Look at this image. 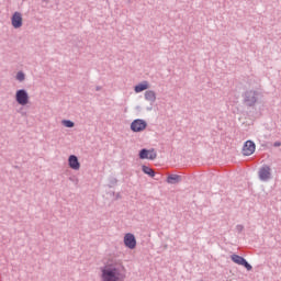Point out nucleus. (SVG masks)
I'll list each match as a JSON object with an SVG mask.
<instances>
[{
  "instance_id": "f257e3e1",
  "label": "nucleus",
  "mask_w": 281,
  "mask_h": 281,
  "mask_svg": "<svg viewBox=\"0 0 281 281\" xmlns=\"http://www.w3.org/2000/svg\"><path fill=\"white\" fill-rule=\"evenodd\" d=\"M124 268L117 263L106 265L101 268V281H124Z\"/></svg>"
},
{
  "instance_id": "f03ea898",
  "label": "nucleus",
  "mask_w": 281,
  "mask_h": 281,
  "mask_svg": "<svg viewBox=\"0 0 281 281\" xmlns=\"http://www.w3.org/2000/svg\"><path fill=\"white\" fill-rule=\"evenodd\" d=\"M244 104L246 106H256L258 99L260 98V92L256 90H247L243 94Z\"/></svg>"
},
{
  "instance_id": "7ed1b4c3",
  "label": "nucleus",
  "mask_w": 281,
  "mask_h": 281,
  "mask_svg": "<svg viewBox=\"0 0 281 281\" xmlns=\"http://www.w3.org/2000/svg\"><path fill=\"white\" fill-rule=\"evenodd\" d=\"M15 102H18V104H20L21 106H26V104H30V94L27 93V90H16Z\"/></svg>"
},
{
  "instance_id": "20e7f679",
  "label": "nucleus",
  "mask_w": 281,
  "mask_h": 281,
  "mask_svg": "<svg viewBox=\"0 0 281 281\" xmlns=\"http://www.w3.org/2000/svg\"><path fill=\"white\" fill-rule=\"evenodd\" d=\"M148 123L142 119H136L131 123V131L133 133H142V131H146Z\"/></svg>"
},
{
  "instance_id": "39448f33",
  "label": "nucleus",
  "mask_w": 281,
  "mask_h": 281,
  "mask_svg": "<svg viewBox=\"0 0 281 281\" xmlns=\"http://www.w3.org/2000/svg\"><path fill=\"white\" fill-rule=\"evenodd\" d=\"M231 260H233L235 262V265L245 267V269H247V271H251V269H254V267L250 266L249 261H247V259H245V257H243L240 255L233 254L231 256Z\"/></svg>"
},
{
  "instance_id": "423d86ee",
  "label": "nucleus",
  "mask_w": 281,
  "mask_h": 281,
  "mask_svg": "<svg viewBox=\"0 0 281 281\" xmlns=\"http://www.w3.org/2000/svg\"><path fill=\"white\" fill-rule=\"evenodd\" d=\"M11 25L14 30H19L23 27V14L21 12L15 11L11 16Z\"/></svg>"
},
{
  "instance_id": "0eeeda50",
  "label": "nucleus",
  "mask_w": 281,
  "mask_h": 281,
  "mask_svg": "<svg viewBox=\"0 0 281 281\" xmlns=\"http://www.w3.org/2000/svg\"><path fill=\"white\" fill-rule=\"evenodd\" d=\"M123 243L127 249H135L137 247V239L133 233L125 234Z\"/></svg>"
},
{
  "instance_id": "6e6552de",
  "label": "nucleus",
  "mask_w": 281,
  "mask_h": 281,
  "mask_svg": "<svg viewBox=\"0 0 281 281\" xmlns=\"http://www.w3.org/2000/svg\"><path fill=\"white\" fill-rule=\"evenodd\" d=\"M258 175L260 181H269V179H271V167H269L268 165H263L259 169Z\"/></svg>"
},
{
  "instance_id": "1a4fd4ad",
  "label": "nucleus",
  "mask_w": 281,
  "mask_h": 281,
  "mask_svg": "<svg viewBox=\"0 0 281 281\" xmlns=\"http://www.w3.org/2000/svg\"><path fill=\"white\" fill-rule=\"evenodd\" d=\"M254 153H256V143H254V140H247L243 147V155L249 157L254 155Z\"/></svg>"
},
{
  "instance_id": "9d476101",
  "label": "nucleus",
  "mask_w": 281,
  "mask_h": 281,
  "mask_svg": "<svg viewBox=\"0 0 281 281\" xmlns=\"http://www.w3.org/2000/svg\"><path fill=\"white\" fill-rule=\"evenodd\" d=\"M68 166L71 170H80V160H78V156L70 155L68 157Z\"/></svg>"
},
{
  "instance_id": "9b49d317",
  "label": "nucleus",
  "mask_w": 281,
  "mask_h": 281,
  "mask_svg": "<svg viewBox=\"0 0 281 281\" xmlns=\"http://www.w3.org/2000/svg\"><path fill=\"white\" fill-rule=\"evenodd\" d=\"M144 97L147 102H150V104H155V102H157V92H155V90H146Z\"/></svg>"
},
{
  "instance_id": "f8f14e48",
  "label": "nucleus",
  "mask_w": 281,
  "mask_h": 281,
  "mask_svg": "<svg viewBox=\"0 0 281 281\" xmlns=\"http://www.w3.org/2000/svg\"><path fill=\"white\" fill-rule=\"evenodd\" d=\"M148 89H150V83H148L147 80H145L134 87L135 93H142V91H146Z\"/></svg>"
},
{
  "instance_id": "ddd939ff",
  "label": "nucleus",
  "mask_w": 281,
  "mask_h": 281,
  "mask_svg": "<svg viewBox=\"0 0 281 281\" xmlns=\"http://www.w3.org/2000/svg\"><path fill=\"white\" fill-rule=\"evenodd\" d=\"M182 177L179 175H169L167 177V183H170L171 186H175L177 183H181Z\"/></svg>"
},
{
  "instance_id": "4468645a",
  "label": "nucleus",
  "mask_w": 281,
  "mask_h": 281,
  "mask_svg": "<svg viewBox=\"0 0 281 281\" xmlns=\"http://www.w3.org/2000/svg\"><path fill=\"white\" fill-rule=\"evenodd\" d=\"M142 171L144 172V175H148V177L155 178L157 177V172H155V170H153V168L143 165L142 166Z\"/></svg>"
},
{
  "instance_id": "2eb2a0df",
  "label": "nucleus",
  "mask_w": 281,
  "mask_h": 281,
  "mask_svg": "<svg viewBox=\"0 0 281 281\" xmlns=\"http://www.w3.org/2000/svg\"><path fill=\"white\" fill-rule=\"evenodd\" d=\"M61 124H64L66 128H74V126H76V123L71 120H63Z\"/></svg>"
},
{
  "instance_id": "dca6fc26",
  "label": "nucleus",
  "mask_w": 281,
  "mask_h": 281,
  "mask_svg": "<svg viewBox=\"0 0 281 281\" xmlns=\"http://www.w3.org/2000/svg\"><path fill=\"white\" fill-rule=\"evenodd\" d=\"M148 153L149 151L146 148L140 149L138 153L139 159H148Z\"/></svg>"
},
{
  "instance_id": "f3484780",
  "label": "nucleus",
  "mask_w": 281,
  "mask_h": 281,
  "mask_svg": "<svg viewBox=\"0 0 281 281\" xmlns=\"http://www.w3.org/2000/svg\"><path fill=\"white\" fill-rule=\"evenodd\" d=\"M147 159H150L151 161L157 159V151H155L154 148L148 149V158Z\"/></svg>"
},
{
  "instance_id": "a211bd4d",
  "label": "nucleus",
  "mask_w": 281,
  "mask_h": 281,
  "mask_svg": "<svg viewBox=\"0 0 281 281\" xmlns=\"http://www.w3.org/2000/svg\"><path fill=\"white\" fill-rule=\"evenodd\" d=\"M15 78L19 80V82H23V80H25V72L19 71Z\"/></svg>"
},
{
  "instance_id": "6ab92c4d",
  "label": "nucleus",
  "mask_w": 281,
  "mask_h": 281,
  "mask_svg": "<svg viewBox=\"0 0 281 281\" xmlns=\"http://www.w3.org/2000/svg\"><path fill=\"white\" fill-rule=\"evenodd\" d=\"M115 186H117V180H116V178H110L109 179V184H108V187L109 188H115Z\"/></svg>"
},
{
  "instance_id": "aec40b11",
  "label": "nucleus",
  "mask_w": 281,
  "mask_h": 281,
  "mask_svg": "<svg viewBox=\"0 0 281 281\" xmlns=\"http://www.w3.org/2000/svg\"><path fill=\"white\" fill-rule=\"evenodd\" d=\"M243 229H245V226H243V225H240V224H238V225L236 226V231L238 232V234H240V232H243Z\"/></svg>"
},
{
  "instance_id": "412c9836",
  "label": "nucleus",
  "mask_w": 281,
  "mask_h": 281,
  "mask_svg": "<svg viewBox=\"0 0 281 281\" xmlns=\"http://www.w3.org/2000/svg\"><path fill=\"white\" fill-rule=\"evenodd\" d=\"M49 0H42V8H47Z\"/></svg>"
},
{
  "instance_id": "4be33fe9",
  "label": "nucleus",
  "mask_w": 281,
  "mask_h": 281,
  "mask_svg": "<svg viewBox=\"0 0 281 281\" xmlns=\"http://www.w3.org/2000/svg\"><path fill=\"white\" fill-rule=\"evenodd\" d=\"M273 146H274V148H279V146H281V142L280 140L274 142Z\"/></svg>"
},
{
  "instance_id": "5701e85b",
  "label": "nucleus",
  "mask_w": 281,
  "mask_h": 281,
  "mask_svg": "<svg viewBox=\"0 0 281 281\" xmlns=\"http://www.w3.org/2000/svg\"><path fill=\"white\" fill-rule=\"evenodd\" d=\"M154 179H155L156 181H159V179H161V173H156V176L154 177Z\"/></svg>"
},
{
  "instance_id": "b1692460",
  "label": "nucleus",
  "mask_w": 281,
  "mask_h": 281,
  "mask_svg": "<svg viewBox=\"0 0 281 281\" xmlns=\"http://www.w3.org/2000/svg\"><path fill=\"white\" fill-rule=\"evenodd\" d=\"M120 199H122V194L116 193L115 201H117V200H120Z\"/></svg>"
},
{
  "instance_id": "393cba45",
  "label": "nucleus",
  "mask_w": 281,
  "mask_h": 281,
  "mask_svg": "<svg viewBox=\"0 0 281 281\" xmlns=\"http://www.w3.org/2000/svg\"><path fill=\"white\" fill-rule=\"evenodd\" d=\"M100 89H101L100 86H98V87L95 88L97 91H100Z\"/></svg>"
},
{
  "instance_id": "a878e982",
  "label": "nucleus",
  "mask_w": 281,
  "mask_h": 281,
  "mask_svg": "<svg viewBox=\"0 0 281 281\" xmlns=\"http://www.w3.org/2000/svg\"><path fill=\"white\" fill-rule=\"evenodd\" d=\"M153 110V108H147V111H151Z\"/></svg>"
},
{
  "instance_id": "bb28decb",
  "label": "nucleus",
  "mask_w": 281,
  "mask_h": 281,
  "mask_svg": "<svg viewBox=\"0 0 281 281\" xmlns=\"http://www.w3.org/2000/svg\"><path fill=\"white\" fill-rule=\"evenodd\" d=\"M70 181H74V178H69Z\"/></svg>"
},
{
  "instance_id": "cd10ccee",
  "label": "nucleus",
  "mask_w": 281,
  "mask_h": 281,
  "mask_svg": "<svg viewBox=\"0 0 281 281\" xmlns=\"http://www.w3.org/2000/svg\"><path fill=\"white\" fill-rule=\"evenodd\" d=\"M75 181H76V183H78V179H76Z\"/></svg>"
}]
</instances>
